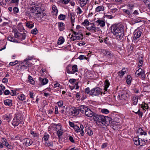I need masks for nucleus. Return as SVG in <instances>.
Returning a JSON list of instances; mask_svg holds the SVG:
<instances>
[{
  "instance_id": "1",
  "label": "nucleus",
  "mask_w": 150,
  "mask_h": 150,
  "mask_svg": "<svg viewBox=\"0 0 150 150\" xmlns=\"http://www.w3.org/2000/svg\"><path fill=\"white\" fill-rule=\"evenodd\" d=\"M111 28L112 33L120 40L121 39L124 35V29L122 25H113Z\"/></svg>"
},
{
  "instance_id": "2",
  "label": "nucleus",
  "mask_w": 150,
  "mask_h": 150,
  "mask_svg": "<svg viewBox=\"0 0 150 150\" xmlns=\"http://www.w3.org/2000/svg\"><path fill=\"white\" fill-rule=\"evenodd\" d=\"M107 118H109L107 117L98 115L96 113L94 114L93 117V119L96 125L100 126L103 125L106 126L108 125V122L106 121Z\"/></svg>"
},
{
  "instance_id": "3",
  "label": "nucleus",
  "mask_w": 150,
  "mask_h": 150,
  "mask_svg": "<svg viewBox=\"0 0 150 150\" xmlns=\"http://www.w3.org/2000/svg\"><path fill=\"white\" fill-rule=\"evenodd\" d=\"M102 89L98 87H96L92 89L91 90V96H98L100 93L102 94Z\"/></svg>"
},
{
  "instance_id": "4",
  "label": "nucleus",
  "mask_w": 150,
  "mask_h": 150,
  "mask_svg": "<svg viewBox=\"0 0 150 150\" xmlns=\"http://www.w3.org/2000/svg\"><path fill=\"white\" fill-rule=\"evenodd\" d=\"M20 115L18 114L14 118L12 122V124L14 127L17 126L21 122L20 120H21V118L19 117Z\"/></svg>"
},
{
  "instance_id": "5",
  "label": "nucleus",
  "mask_w": 150,
  "mask_h": 150,
  "mask_svg": "<svg viewBox=\"0 0 150 150\" xmlns=\"http://www.w3.org/2000/svg\"><path fill=\"white\" fill-rule=\"evenodd\" d=\"M80 128L77 125H75L74 127V129L75 132H79L81 131L80 134L82 136H83L84 134V131L83 130L84 127L83 125H80Z\"/></svg>"
},
{
  "instance_id": "6",
  "label": "nucleus",
  "mask_w": 150,
  "mask_h": 150,
  "mask_svg": "<svg viewBox=\"0 0 150 150\" xmlns=\"http://www.w3.org/2000/svg\"><path fill=\"white\" fill-rule=\"evenodd\" d=\"M141 34L142 32L140 30L137 29L136 30L134 33V40H136L138 38L141 36Z\"/></svg>"
},
{
  "instance_id": "7",
  "label": "nucleus",
  "mask_w": 150,
  "mask_h": 150,
  "mask_svg": "<svg viewBox=\"0 0 150 150\" xmlns=\"http://www.w3.org/2000/svg\"><path fill=\"white\" fill-rule=\"evenodd\" d=\"M95 113L93 112L90 109L88 108L84 114L87 116L91 117L92 116L93 117L94 114Z\"/></svg>"
},
{
  "instance_id": "8",
  "label": "nucleus",
  "mask_w": 150,
  "mask_h": 150,
  "mask_svg": "<svg viewBox=\"0 0 150 150\" xmlns=\"http://www.w3.org/2000/svg\"><path fill=\"white\" fill-rule=\"evenodd\" d=\"M83 35H72L71 37V40H82L83 39Z\"/></svg>"
},
{
  "instance_id": "9",
  "label": "nucleus",
  "mask_w": 150,
  "mask_h": 150,
  "mask_svg": "<svg viewBox=\"0 0 150 150\" xmlns=\"http://www.w3.org/2000/svg\"><path fill=\"white\" fill-rule=\"evenodd\" d=\"M56 126H57H57L56 127V130L57 131V134L58 137H59L62 134V130L61 129V127L60 125H59V124H57Z\"/></svg>"
},
{
  "instance_id": "10",
  "label": "nucleus",
  "mask_w": 150,
  "mask_h": 150,
  "mask_svg": "<svg viewBox=\"0 0 150 150\" xmlns=\"http://www.w3.org/2000/svg\"><path fill=\"white\" fill-rule=\"evenodd\" d=\"M33 141L30 139L26 138L24 139L23 144L27 146L31 145L33 144Z\"/></svg>"
},
{
  "instance_id": "11",
  "label": "nucleus",
  "mask_w": 150,
  "mask_h": 150,
  "mask_svg": "<svg viewBox=\"0 0 150 150\" xmlns=\"http://www.w3.org/2000/svg\"><path fill=\"white\" fill-rule=\"evenodd\" d=\"M79 110L81 113L83 114H84L88 108L86 106L84 105H82L79 107Z\"/></svg>"
},
{
  "instance_id": "12",
  "label": "nucleus",
  "mask_w": 150,
  "mask_h": 150,
  "mask_svg": "<svg viewBox=\"0 0 150 150\" xmlns=\"http://www.w3.org/2000/svg\"><path fill=\"white\" fill-rule=\"evenodd\" d=\"M69 16H70V18L72 25V26H74V20L75 18L76 15L74 13H70V15H69Z\"/></svg>"
},
{
  "instance_id": "13",
  "label": "nucleus",
  "mask_w": 150,
  "mask_h": 150,
  "mask_svg": "<svg viewBox=\"0 0 150 150\" xmlns=\"http://www.w3.org/2000/svg\"><path fill=\"white\" fill-rule=\"evenodd\" d=\"M46 14L45 13H43V12H41L39 14L37 15L36 18L38 20H40L41 21H43L42 19L45 16Z\"/></svg>"
},
{
  "instance_id": "14",
  "label": "nucleus",
  "mask_w": 150,
  "mask_h": 150,
  "mask_svg": "<svg viewBox=\"0 0 150 150\" xmlns=\"http://www.w3.org/2000/svg\"><path fill=\"white\" fill-rule=\"evenodd\" d=\"M39 80L41 82V84L42 85L46 84L47 83L48 81V80L46 78L42 79L39 78Z\"/></svg>"
},
{
  "instance_id": "15",
  "label": "nucleus",
  "mask_w": 150,
  "mask_h": 150,
  "mask_svg": "<svg viewBox=\"0 0 150 150\" xmlns=\"http://www.w3.org/2000/svg\"><path fill=\"white\" fill-rule=\"evenodd\" d=\"M59 28L60 31H63L64 29V25L62 22H59L58 23Z\"/></svg>"
},
{
  "instance_id": "16",
  "label": "nucleus",
  "mask_w": 150,
  "mask_h": 150,
  "mask_svg": "<svg viewBox=\"0 0 150 150\" xmlns=\"http://www.w3.org/2000/svg\"><path fill=\"white\" fill-rule=\"evenodd\" d=\"M88 0H79V3L80 4V6L82 7H83L86 5Z\"/></svg>"
},
{
  "instance_id": "17",
  "label": "nucleus",
  "mask_w": 150,
  "mask_h": 150,
  "mask_svg": "<svg viewBox=\"0 0 150 150\" xmlns=\"http://www.w3.org/2000/svg\"><path fill=\"white\" fill-rule=\"evenodd\" d=\"M96 22L98 23V24L101 27H103L105 25V22L103 20L99 19L96 21Z\"/></svg>"
},
{
  "instance_id": "18",
  "label": "nucleus",
  "mask_w": 150,
  "mask_h": 150,
  "mask_svg": "<svg viewBox=\"0 0 150 150\" xmlns=\"http://www.w3.org/2000/svg\"><path fill=\"white\" fill-rule=\"evenodd\" d=\"M144 71L141 68H139L136 71L135 73V75L137 76H139Z\"/></svg>"
},
{
  "instance_id": "19",
  "label": "nucleus",
  "mask_w": 150,
  "mask_h": 150,
  "mask_svg": "<svg viewBox=\"0 0 150 150\" xmlns=\"http://www.w3.org/2000/svg\"><path fill=\"white\" fill-rule=\"evenodd\" d=\"M87 29L89 31H94L96 32V26L94 23H91V26L87 28Z\"/></svg>"
},
{
  "instance_id": "20",
  "label": "nucleus",
  "mask_w": 150,
  "mask_h": 150,
  "mask_svg": "<svg viewBox=\"0 0 150 150\" xmlns=\"http://www.w3.org/2000/svg\"><path fill=\"white\" fill-rule=\"evenodd\" d=\"M4 103L6 105L11 106L12 105V101L10 100H4Z\"/></svg>"
},
{
  "instance_id": "21",
  "label": "nucleus",
  "mask_w": 150,
  "mask_h": 150,
  "mask_svg": "<svg viewBox=\"0 0 150 150\" xmlns=\"http://www.w3.org/2000/svg\"><path fill=\"white\" fill-rule=\"evenodd\" d=\"M34 9L33 12L35 13L36 14V15H38V14H39L41 13V8L40 7H35V8H33Z\"/></svg>"
},
{
  "instance_id": "22",
  "label": "nucleus",
  "mask_w": 150,
  "mask_h": 150,
  "mask_svg": "<svg viewBox=\"0 0 150 150\" xmlns=\"http://www.w3.org/2000/svg\"><path fill=\"white\" fill-rule=\"evenodd\" d=\"M104 7L103 6H99L96 8L95 11L96 12H99L100 11H104Z\"/></svg>"
},
{
  "instance_id": "23",
  "label": "nucleus",
  "mask_w": 150,
  "mask_h": 150,
  "mask_svg": "<svg viewBox=\"0 0 150 150\" xmlns=\"http://www.w3.org/2000/svg\"><path fill=\"white\" fill-rule=\"evenodd\" d=\"M26 34L25 33H19L18 38L21 40H24L25 39Z\"/></svg>"
},
{
  "instance_id": "24",
  "label": "nucleus",
  "mask_w": 150,
  "mask_h": 150,
  "mask_svg": "<svg viewBox=\"0 0 150 150\" xmlns=\"http://www.w3.org/2000/svg\"><path fill=\"white\" fill-rule=\"evenodd\" d=\"M104 90H105V91H106L107 90L108 88L110 85V83L109 82V81L108 80H105L104 83Z\"/></svg>"
},
{
  "instance_id": "25",
  "label": "nucleus",
  "mask_w": 150,
  "mask_h": 150,
  "mask_svg": "<svg viewBox=\"0 0 150 150\" xmlns=\"http://www.w3.org/2000/svg\"><path fill=\"white\" fill-rule=\"evenodd\" d=\"M8 40L17 43L18 42V40L15 39L14 38L11 36H10L8 37Z\"/></svg>"
},
{
  "instance_id": "26",
  "label": "nucleus",
  "mask_w": 150,
  "mask_h": 150,
  "mask_svg": "<svg viewBox=\"0 0 150 150\" xmlns=\"http://www.w3.org/2000/svg\"><path fill=\"white\" fill-rule=\"evenodd\" d=\"M27 27L29 28H32L34 26L33 23H32V22L27 21L25 23Z\"/></svg>"
},
{
  "instance_id": "27",
  "label": "nucleus",
  "mask_w": 150,
  "mask_h": 150,
  "mask_svg": "<svg viewBox=\"0 0 150 150\" xmlns=\"http://www.w3.org/2000/svg\"><path fill=\"white\" fill-rule=\"evenodd\" d=\"M72 70L73 74L78 71L77 66L76 65H74L72 66Z\"/></svg>"
},
{
  "instance_id": "28",
  "label": "nucleus",
  "mask_w": 150,
  "mask_h": 150,
  "mask_svg": "<svg viewBox=\"0 0 150 150\" xmlns=\"http://www.w3.org/2000/svg\"><path fill=\"white\" fill-rule=\"evenodd\" d=\"M137 133H139V134H140L141 135L143 134L144 133V135H146L147 134L146 133V132H144L143 130V129H142L141 128H139L138 129V130L137 131Z\"/></svg>"
},
{
  "instance_id": "29",
  "label": "nucleus",
  "mask_w": 150,
  "mask_h": 150,
  "mask_svg": "<svg viewBox=\"0 0 150 150\" xmlns=\"http://www.w3.org/2000/svg\"><path fill=\"white\" fill-rule=\"evenodd\" d=\"M64 40L63 37H60L58 39L57 44L58 45H61L64 42Z\"/></svg>"
},
{
  "instance_id": "30",
  "label": "nucleus",
  "mask_w": 150,
  "mask_h": 150,
  "mask_svg": "<svg viewBox=\"0 0 150 150\" xmlns=\"http://www.w3.org/2000/svg\"><path fill=\"white\" fill-rule=\"evenodd\" d=\"M72 114H74L75 115H78L79 114L80 111L79 110V108H78V109H73V110L71 111Z\"/></svg>"
},
{
  "instance_id": "31",
  "label": "nucleus",
  "mask_w": 150,
  "mask_h": 150,
  "mask_svg": "<svg viewBox=\"0 0 150 150\" xmlns=\"http://www.w3.org/2000/svg\"><path fill=\"white\" fill-rule=\"evenodd\" d=\"M132 79V77L130 75H128L127 77L126 82L128 84H130Z\"/></svg>"
},
{
  "instance_id": "32",
  "label": "nucleus",
  "mask_w": 150,
  "mask_h": 150,
  "mask_svg": "<svg viewBox=\"0 0 150 150\" xmlns=\"http://www.w3.org/2000/svg\"><path fill=\"white\" fill-rule=\"evenodd\" d=\"M18 99L21 100L23 101L25 99V96L22 94H21L18 95Z\"/></svg>"
},
{
  "instance_id": "33",
  "label": "nucleus",
  "mask_w": 150,
  "mask_h": 150,
  "mask_svg": "<svg viewBox=\"0 0 150 150\" xmlns=\"http://www.w3.org/2000/svg\"><path fill=\"white\" fill-rule=\"evenodd\" d=\"M45 144L46 146H48L50 148L52 147L53 144L52 142H46L45 143Z\"/></svg>"
},
{
  "instance_id": "34",
  "label": "nucleus",
  "mask_w": 150,
  "mask_h": 150,
  "mask_svg": "<svg viewBox=\"0 0 150 150\" xmlns=\"http://www.w3.org/2000/svg\"><path fill=\"white\" fill-rule=\"evenodd\" d=\"M143 1L147 6V7L150 9V0H143Z\"/></svg>"
},
{
  "instance_id": "35",
  "label": "nucleus",
  "mask_w": 150,
  "mask_h": 150,
  "mask_svg": "<svg viewBox=\"0 0 150 150\" xmlns=\"http://www.w3.org/2000/svg\"><path fill=\"white\" fill-rule=\"evenodd\" d=\"M49 138V135L46 133H45L44 137L42 138V139L44 140L45 141H47Z\"/></svg>"
},
{
  "instance_id": "36",
  "label": "nucleus",
  "mask_w": 150,
  "mask_h": 150,
  "mask_svg": "<svg viewBox=\"0 0 150 150\" xmlns=\"http://www.w3.org/2000/svg\"><path fill=\"white\" fill-rule=\"evenodd\" d=\"M29 81H30V83L32 84H34L35 82L33 79L32 77L30 76H29L28 77Z\"/></svg>"
},
{
  "instance_id": "37",
  "label": "nucleus",
  "mask_w": 150,
  "mask_h": 150,
  "mask_svg": "<svg viewBox=\"0 0 150 150\" xmlns=\"http://www.w3.org/2000/svg\"><path fill=\"white\" fill-rule=\"evenodd\" d=\"M123 69H122V70L120 71L118 73V74L120 77H122L123 76V75L125 74V71H123Z\"/></svg>"
},
{
  "instance_id": "38",
  "label": "nucleus",
  "mask_w": 150,
  "mask_h": 150,
  "mask_svg": "<svg viewBox=\"0 0 150 150\" xmlns=\"http://www.w3.org/2000/svg\"><path fill=\"white\" fill-rule=\"evenodd\" d=\"M90 23L87 20H85L82 23V24L84 26H88L89 25Z\"/></svg>"
},
{
  "instance_id": "39",
  "label": "nucleus",
  "mask_w": 150,
  "mask_h": 150,
  "mask_svg": "<svg viewBox=\"0 0 150 150\" xmlns=\"http://www.w3.org/2000/svg\"><path fill=\"white\" fill-rule=\"evenodd\" d=\"M52 12L54 13L55 14H56L58 13V10L56 6L53 5L52 6Z\"/></svg>"
},
{
  "instance_id": "40",
  "label": "nucleus",
  "mask_w": 150,
  "mask_h": 150,
  "mask_svg": "<svg viewBox=\"0 0 150 150\" xmlns=\"http://www.w3.org/2000/svg\"><path fill=\"white\" fill-rule=\"evenodd\" d=\"M29 64L28 63L26 62L25 64H23L21 66V68L22 69H25L29 67Z\"/></svg>"
},
{
  "instance_id": "41",
  "label": "nucleus",
  "mask_w": 150,
  "mask_h": 150,
  "mask_svg": "<svg viewBox=\"0 0 150 150\" xmlns=\"http://www.w3.org/2000/svg\"><path fill=\"white\" fill-rule=\"evenodd\" d=\"M141 107L142 108L143 110H145V111H146V110H145V109H148L149 108L148 106V104H146L145 103H144V105H143V104H142Z\"/></svg>"
},
{
  "instance_id": "42",
  "label": "nucleus",
  "mask_w": 150,
  "mask_h": 150,
  "mask_svg": "<svg viewBox=\"0 0 150 150\" xmlns=\"http://www.w3.org/2000/svg\"><path fill=\"white\" fill-rule=\"evenodd\" d=\"M87 133L89 136H91L93 134V132L92 130L88 128L87 130Z\"/></svg>"
},
{
  "instance_id": "43",
  "label": "nucleus",
  "mask_w": 150,
  "mask_h": 150,
  "mask_svg": "<svg viewBox=\"0 0 150 150\" xmlns=\"http://www.w3.org/2000/svg\"><path fill=\"white\" fill-rule=\"evenodd\" d=\"M134 144L136 145H138L141 144V143L139 140V139L138 138L137 139H134Z\"/></svg>"
},
{
  "instance_id": "44",
  "label": "nucleus",
  "mask_w": 150,
  "mask_h": 150,
  "mask_svg": "<svg viewBox=\"0 0 150 150\" xmlns=\"http://www.w3.org/2000/svg\"><path fill=\"white\" fill-rule=\"evenodd\" d=\"M105 56L108 58H110L112 56V54L109 51H108L106 54Z\"/></svg>"
},
{
  "instance_id": "45",
  "label": "nucleus",
  "mask_w": 150,
  "mask_h": 150,
  "mask_svg": "<svg viewBox=\"0 0 150 150\" xmlns=\"http://www.w3.org/2000/svg\"><path fill=\"white\" fill-rule=\"evenodd\" d=\"M85 93L87 94H89L91 95V90L90 91V88L89 87H87L85 89Z\"/></svg>"
},
{
  "instance_id": "46",
  "label": "nucleus",
  "mask_w": 150,
  "mask_h": 150,
  "mask_svg": "<svg viewBox=\"0 0 150 150\" xmlns=\"http://www.w3.org/2000/svg\"><path fill=\"white\" fill-rule=\"evenodd\" d=\"M138 100V98L137 97H134L133 100V104L134 105H137V103Z\"/></svg>"
},
{
  "instance_id": "47",
  "label": "nucleus",
  "mask_w": 150,
  "mask_h": 150,
  "mask_svg": "<svg viewBox=\"0 0 150 150\" xmlns=\"http://www.w3.org/2000/svg\"><path fill=\"white\" fill-rule=\"evenodd\" d=\"M71 30L72 31V32L73 33V35H83L81 32H78V33H76V32L73 31V30Z\"/></svg>"
},
{
  "instance_id": "48",
  "label": "nucleus",
  "mask_w": 150,
  "mask_h": 150,
  "mask_svg": "<svg viewBox=\"0 0 150 150\" xmlns=\"http://www.w3.org/2000/svg\"><path fill=\"white\" fill-rule=\"evenodd\" d=\"M38 30L36 28L33 29L31 31V33L33 34L36 35L38 33Z\"/></svg>"
},
{
  "instance_id": "49",
  "label": "nucleus",
  "mask_w": 150,
  "mask_h": 150,
  "mask_svg": "<svg viewBox=\"0 0 150 150\" xmlns=\"http://www.w3.org/2000/svg\"><path fill=\"white\" fill-rule=\"evenodd\" d=\"M34 57L33 56H28V57L27 58H26L25 59H24V60L25 61H27L31 60L33 59Z\"/></svg>"
},
{
  "instance_id": "50",
  "label": "nucleus",
  "mask_w": 150,
  "mask_h": 150,
  "mask_svg": "<svg viewBox=\"0 0 150 150\" xmlns=\"http://www.w3.org/2000/svg\"><path fill=\"white\" fill-rule=\"evenodd\" d=\"M127 6L130 10H132L133 8L134 5L132 4H129L127 5Z\"/></svg>"
},
{
  "instance_id": "51",
  "label": "nucleus",
  "mask_w": 150,
  "mask_h": 150,
  "mask_svg": "<svg viewBox=\"0 0 150 150\" xmlns=\"http://www.w3.org/2000/svg\"><path fill=\"white\" fill-rule=\"evenodd\" d=\"M13 11L14 14L16 13H18V9L17 7H15L13 8Z\"/></svg>"
},
{
  "instance_id": "52",
  "label": "nucleus",
  "mask_w": 150,
  "mask_h": 150,
  "mask_svg": "<svg viewBox=\"0 0 150 150\" xmlns=\"http://www.w3.org/2000/svg\"><path fill=\"white\" fill-rule=\"evenodd\" d=\"M101 112L103 113L107 114L109 112V111L107 109H104L101 110Z\"/></svg>"
},
{
  "instance_id": "53",
  "label": "nucleus",
  "mask_w": 150,
  "mask_h": 150,
  "mask_svg": "<svg viewBox=\"0 0 150 150\" xmlns=\"http://www.w3.org/2000/svg\"><path fill=\"white\" fill-rule=\"evenodd\" d=\"M18 61L17 60H16L14 62H10L9 63V65L11 66L17 64H18Z\"/></svg>"
},
{
  "instance_id": "54",
  "label": "nucleus",
  "mask_w": 150,
  "mask_h": 150,
  "mask_svg": "<svg viewBox=\"0 0 150 150\" xmlns=\"http://www.w3.org/2000/svg\"><path fill=\"white\" fill-rule=\"evenodd\" d=\"M59 18L62 20H64L65 18L64 15L62 14H60L59 16Z\"/></svg>"
},
{
  "instance_id": "55",
  "label": "nucleus",
  "mask_w": 150,
  "mask_h": 150,
  "mask_svg": "<svg viewBox=\"0 0 150 150\" xmlns=\"http://www.w3.org/2000/svg\"><path fill=\"white\" fill-rule=\"evenodd\" d=\"M14 31L15 34H14V36L15 38H18L19 37V33H18V32L17 31V30H13V31Z\"/></svg>"
},
{
  "instance_id": "56",
  "label": "nucleus",
  "mask_w": 150,
  "mask_h": 150,
  "mask_svg": "<svg viewBox=\"0 0 150 150\" xmlns=\"http://www.w3.org/2000/svg\"><path fill=\"white\" fill-rule=\"evenodd\" d=\"M144 89L147 91H150V85L146 86L144 87Z\"/></svg>"
},
{
  "instance_id": "57",
  "label": "nucleus",
  "mask_w": 150,
  "mask_h": 150,
  "mask_svg": "<svg viewBox=\"0 0 150 150\" xmlns=\"http://www.w3.org/2000/svg\"><path fill=\"white\" fill-rule=\"evenodd\" d=\"M123 11L124 12H125L128 15L130 16L131 15L130 12L129 10L126 9H124Z\"/></svg>"
},
{
  "instance_id": "58",
  "label": "nucleus",
  "mask_w": 150,
  "mask_h": 150,
  "mask_svg": "<svg viewBox=\"0 0 150 150\" xmlns=\"http://www.w3.org/2000/svg\"><path fill=\"white\" fill-rule=\"evenodd\" d=\"M76 10L77 11V13L78 14H80L82 12V11L79 7H78L76 9Z\"/></svg>"
},
{
  "instance_id": "59",
  "label": "nucleus",
  "mask_w": 150,
  "mask_h": 150,
  "mask_svg": "<svg viewBox=\"0 0 150 150\" xmlns=\"http://www.w3.org/2000/svg\"><path fill=\"white\" fill-rule=\"evenodd\" d=\"M133 50V47H128L127 49V51L130 54H131Z\"/></svg>"
},
{
  "instance_id": "60",
  "label": "nucleus",
  "mask_w": 150,
  "mask_h": 150,
  "mask_svg": "<svg viewBox=\"0 0 150 150\" xmlns=\"http://www.w3.org/2000/svg\"><path fill=\"white\" fill-rule=\"evenodd\" d=\"M143 61L142 59H140L139 60L138 66L139 67L142 66L143 64Z\"/></svg>"
},
{
  "instance_id": "61",
  "label": "nucleus",
  "mask_w": 150,
  "mask_h": 150,
  "mask_svg": "<svg viewBox=\"0 0 150 150\" xmlns=\"http://www.w3.org/2000/svg\"><path fill=\"white\" fill-rule=\"evenodd\" d=\"M57 103L59 107L62 106L63 104V102L62 100L59 101Z\"/></svg>"
},
{
  "instance_id": "62",
  "label": "nucleus",
  "mask_w": 150,
  "mask_h": 150,
  "mask_svg": "<svg viewBox=\"0 0 150 150\" xmlns=\"http://www.w3.org/2000/svg\"><path fill=\"white\" fill-rule=\"evenodd\" d=\"M78 58L82 60L84 59H86V57H85L84 55H81Z\"/></svg>"
},
{
  "instance_id": "63",
  "label": "nucleus",
  "mask_w": 150,
  "mask_h": 150,
  "mask_svg": "<svg viewBox=\"0 0 150 150\" xmlns=\"http://www.w3.org/2000/svg\"><path fill=\"white\" fill-rule=\"evenodd\" d=\"M4 119H6L7 120H8V122H9L10 120V116H8L7 115H6L4 116Z\"/></svg>"
},
{
  "instance_id": "64",
  "label": "nucleus",
  "mask_w": 150,
  "mask_h": 150,
  "mask_svg": "<svg viewBox=\"0 0 150 150\" xmlns=\"http://www.w3.org/2000/svg\"><path fill=\"white\" fill-rule=\"evenodd\" d=\"M10 95L12 96H13L16 95V91H13V90H11V92H10Z\"/></svg>"
}]
</instances>
